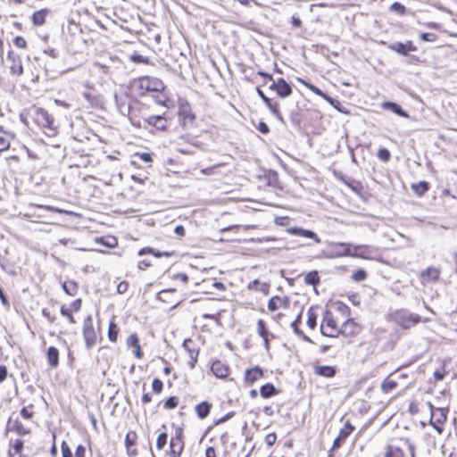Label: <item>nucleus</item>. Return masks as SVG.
Masks as SVG:
<instances>
[{
	"mask_svg": "<svg viewBox=\"0 0 457 457\" xmlns=\"http://www.w3.org/2000/svg\"><path fill=\"white\" fill-rule=\"evenodd\" d=\"M267 310L271 319L278 324L293 320L291 327L295 333L300 334L298 327L301 323L303 309L297 302H292L288 295H276L268 301Z\"/></svg>",
	"mask_w": 457,
	"mask_h": 457,
	"instance_id": "1",
	"label": "nucleus"
},
{
	"mask_svg": "<svg viewBox=\"0 0 457 457\" xmlns=\"http://www.w3.org/2000/svg\"><path fill=\"white\" fill-rule=\"evenodd\" d=\"M166 89L164 82L156 77L141 76L133 79L130 81L131 93L136 96H145L148 94H158L154 96L156 104L169 107L170 104V97L163 94Z\"/></svg>",
	"mask_w": 457,
	"mask_h": 457,
	"instance_id": "2",
	"label": "nucleus"
},
{
	"mask_svg": "<svg viewBox=\"0 0 457 457\" xmlns=\"http://www.w3.org/2000/svg\"><path fill=\"white\" fill-rule=\"evenodd\" d=\"M351 315V308L346 303L341 301L335 302L323 314L320 323L321 334L328 337H338L345 318Z\"/></svg>",
	"mask_w": 457,
	"mask_h": 457,
	"instance_id": "3",
	"label": "nucleus"
},
{
	"mask_svg": "<svg viewBox=\"0 0 457 457\" xmlns=\"http://www.w3.org/2000/svg\"><path fill=\"white\" fill-rule=\"evenodd\" d=\"M156 434L155 447L157 451H163L169 443V447L165 451L166 457L182 456L186 447V436L182 427H174V433L169 436L166 425H162Z\"/></svg>",
	"mask_w": 457,
	"mask_h": 457,
	"instance_id": "4",
	"label": "nucleus"
},
{
	"mask_svg": "<svg viewBox=\"0 0 457 457\" xmlns=\"http://www.w3.org/2000/svg\"><path fill=\"white\" fill-rule=\"evenodd\" d=\"M172 280L177 283V287L162 289L157 294V299L168 309H173L181 303L182 298L178 291L184 290L189 278L186 273H177L172 276Z\"/></svg>",
	"mask_w": 457,
	"mask_h": 457,
	"instance_id": "5",
	"label": "nucleus"
},
{
	"mask_svg": "<svg viewBox=\"0 0 457 457\" xmlns=\"http://www.w3.org/2000/svg\"><path fill=\"white\" fill-rule=\"evenodd\" d=\"M386 320L395 323L403 329H410L420 322H428L429 319H422L419 314L410 312L406 309H397L387 313Z\"/></svg>",
	"mask_w": 457,
	"mask_h": 457,
	"instance_id": "6",
	"label": "nucleus"
},
{
	"mask_svg": "<svg viewBox=\"0 0 457 457\" xmlns=\"http://www.w3.org/2000/svg\"><path fill=\"white\" fill-rule=\"evenodd\" d=\"M410 384L411 381L407 373L395 371L382 381L380 387L384 394H390L395 391H404Z\"/></svg>",
	"mask_w": 457,
	"mask_h": 457,
	"instance_id": "7",
	"label": "nucleus"
},
{
	"mask_svg": "<svg viewBox=\"0 0 457 457\" xmlns=\"http://www.w3.org/2000/svg\"><path fill=\"white\" fill-rule=\"evenodd\" d=\"M406 452L410 457H416L415 445L410 439L401 437L386 446L384 457H405Z\"/></svg>",
	"mask_w": 457,
	"mask_h": 457,
	"instance_id": "8",
	"label": "nucleus"
},
{
	"mask_svg": "<svg viewBox=\"0 0 457 457\" xmlns=\"http://www.w3.org/2000/svg\"><path fill=\"white\" fill-rule=\"evenodd\" d=\"M82 336L87 349H91L102 340L101 328L95 324L92 315H87L83 320Z\"/></svg>",
	"mask_w": 457,
	"mask_h": 457,
	"instance_id": "9",
	"label": "nucleus"
},
{
	"mask_svg": "<svg viewBox=\"0 0 457 457\" xmlns=\"http://www.w3.org/2000/svg\"><path fill=\"white\" fill-rule=\"evenodd\" d=\"M151 115L150 105L141 101L137 100L129 106V118L136 128L146 127L145 123Z\"/></svg>",
	"mask_w": 457,
	"mask_h": 457,
	"instance_id": "10",
	"label": "nucleus"
},
{
	"mask_svg": "<svg viewBox=\"0 0 457 457\" xmlns=\"http://www.w3.org/2000/svg\"><path fill=\"white\" fill-rule=\"evenodd\" d=\"M33 120L46 136L54 137L58 133V127L55 125L54 119L45 109L36 108Z\"/></svg>",
	"mask_w": 457,
	"mask_h": 457,
	"instance_id": "11",
	"label": "nucleus"
},
{
	"mask_svg": "<svg viewBox=\"0 0 457 457\" xmlns=\"http://www.w3.org/2000/svg\"><path fill=\"white\" fill-rule=\"evenodd\" d=\"M363 330V325L358 322L354 318L347 316L345 318L339 333V337H343L349 341L356 339Z\"/></svg>",
	"mask_w": 457,
	"mask_h": 457,
	"instance_id": "12",
	"label": "nucleus"
},
{
	"mask_svg": "<svg viewBox=\"0 0 457 457\" xmlns=\"http://www.w3.org/2000/svg\"><path fill=\"white\" fill-rule=\"evenodd\" d=\"M24 422L25 420H22L15 413H12L7 420L6 431L12 432L19 436H29L32 432V427L29 423Z\"/></svg>",
	"mask_w": 457,
	"mask_h": 457,
	"instance_id": "13",
	"label": "nucleus"
},
{
	"mask_svg": "<svg viewBox=\"0 0 457 457\" xmlns=\"http://www.w3.org/2000/svg\"><path fill=\"white\" fill-rule=\"evenodd\" d=\"M145 125L146 127L143 129H148L152 133L166 132L169 129L170 121L166 112H163L162 115H151Z\"/></svg>",
	"mask_w": 457,
	"mask_h": 457,
	"instance_id": "14",
	"label": "nucleus"
},
{
	"mask_svg": "<svg viewBox=\"0 0 457 457\" xmlns=\"http://www.w3.org/2000/svg\"><path fill=\"white\" fill-rule=\"evenodd\" d=\"M178 116L179 123L183 127H192L195 122V114L191 104L187 101H180L179 104Z\"/></svg>",
	"mask_w": 457,
	"mask_h": 457,
	"instance_id": "15",
	"label": "nucleus"
},
{
	"mask_svg": "<svg viewBox=\"0 0 457 457\" xmlns=\"http://www.w3.org/2000/svg\"><path fill=\"white\" fill-rule=\"evenodd\" d=\"M183 347L188 354L189 360L187 361L188 367L193 370L195 368L198 361L200 353V345L193 338H186L183 342Z\"/></svg>",
	"mask_w": 457,
	"mask_h": 457,
	"instance_id": "16",
	"label": "nucleus"
},
{
	"mask_svg": "<svg viewBox=\"0 0 457 457\" xmlns=\"http://www.w3.org/2000/svg\"><path fill=\"white\" fill-rule=\"evenodd\" d=\"M82 299L77 298L73 300L69 305L62 304L60 308V313L65 317L70 324L75 325L77 320L74 317V313L80 312L82 308Z\"/></svg>",
	"mask_w": 457,
	"mask_h": 457,
	"instance_id": "17",
	"label": "nucleus"
},
{
	"mask_svg": "<svg viewBox=\"0 0 457 457\" xmlns=\"http://www.w3.org/2000/svg\"><path fill=\"white\" fill-rule=\"evenodd\" d=\"M6 61L12 75L21 76L23 73L22 61L19 54L15 53L13 50H9Z\"/></svg>",
	"mask_w": 457,
	"mask_h": 457,
	"instance_id": "18",
	"label": "nucleus"
},
{
	"mask_svg": "<svg viewBox=\"0 0 457 457\" xmlns=\"http://www.w3.org/2000/svg\"><path fill=\"white\" fill-rule=\"evenodd\" d=\"M270 89L277 94L280 98H287L293 93V88L285 79L279 78L270 85Z\"/></svg>",
	"mask_w": 457,
	"mask_h": 457,
	"instance_id": "19",
	"label": "nucleus"
},
{
	"mask_svg": "<svg viewBox=\"0 0 457 457\" xmlns=\"http://www.w3.org/2000/svg\"><path fill=\"white\" fill-rule=\"evenodd\" d=\"M264 378V370L256 365L245 370L244 374V384L245 386H253L254 383Z\"/></svg>",
	"mask_w": 457,
	"mask_h": 457,
	"instance_id": "20",
	"label": "nucleus"
},
{
	"mask_svg": "<svg viewBox=\"0 0 457 457\" xmlns=\"http://www.w3.org/2000/svg\"><path fill=\"white\" fill-rule=\"evenodd\" d=\"M447 419L446 413L442 408L433 409L431 411L430 424L433 428L441 434L444 430V424Z\"/></svg>",
	"mask_w": 457,
	"mask_h": 457,
	"instance_id": "21",
	"label": "nucleus"
},
{
	"mask_svg": "<svg viewBox=\"0 0 457 457\" xmlns=\"http://www.w3.org/2000/svg\"><path fill=\"white\" fill-rule=\"evenodd\" d=\"M354 426H353L352 423L347 420L344 427L339 430L337 436L335 438L331 451L338 450L345 443L346 438L354 431Z\"/></svg>",
	"mask_w": 457,
	"mask_h": 457,
	"instance_id": "22",
	"label": "nucleus"
},
{
	"mask_svg": "<svg viewBox=\"0 0 457 457\" xmlns=\"http://www.w3.org/2000/svg\"><path fill=\"white\" fill-rule=\"evenodd\" d=\"M19 436L10 439L8 444L7 457H24L23 451L25 448V441Z\"/></svg>",
	"mask_w": 457,
	"mask_h": 457,
	"instance_id": "23",
	"label": "nucleus"
},
{
	"mask_svg": "<svg viewBox=\"0 0 457 457\" xmlns=\"http://www.w3.org/2000/svg\"><path fill=\"white\" fill-rule=\"evenodd\" d=\"M377 251L368 245H353V256L361 259L372 260L374 259Z\"/></svg>",
	"mask_w": 457,
	"mask_h": 457,
	"instance_id": "24",
	"label": "nucleus"
},
{
	"mask_svg": "<svg viewBox=\"0 0 457 457\" xmlns=\"http://www.w3.org/2000/svg\"><path fill=\"white\" fill-rule=\"evenodd\" d=\"M138 436L135 430H129L125 436V447L126 452L129 456L135 457L138 454V450L137 448Z\"/></svg>",
	"mask_w": 457,
	"mask_h": 457,
	"instance_id": "25",
	"label": "nucleus"
},
{
	"mask_svg": "<svg viewBox=\"0 0 457 457\" xmlns=\"http://www.w3.org/2000/svg\"><path fill=\"white\" fill-rule=\"evenodd\" d=\"M388 48L399 54L408 55L411 52H416L418 50L417 46L411 41L408 40L404 43L395 42L388 46Z\"/></svg>",
	"mask_w": 457,
	"mask_h": 457,
	"instance_id": "26",
	"label": "nucleus"
},
{
	"mask_svg": "<svg viewBox=\"0 0 457 457\" xmlns=\"http://www.w3.org/2000/svg\"><path fill=\"white\" fill-rule=\"evenodd\" d=\"M256 92L262 100V102L265 104V105L271 112V113L278 119L281 120L282 113L279 109V104L277 101L268 97L259 87H256Z\"/></svg>",
	"mask_w": 457,
	"mask_h": 457,
	"instance_id": "27",
	"label": "nucleus"
},
{
	"mask_svg": "<svg viewBox=\"0 0 457 457\" xmlns=\"http://www.w3.org/2000/svg\"><path fill=\"white\" fill-rule=\"evenodd\" d=\"M126 345L129 348H132L133 354L137 360L144 358V352L141 348L140 339L137 333H132L128 337Z\"/></svg>",
	"mask_w": 457,
	"mask_h": 457,
	"instance_id": "28",
	"label": "nucleus"
},
{
	"mask_svg": "<svg viewBox=\"0 0 457 457\" xmlns=\"http://www.w3.org/2000/svg\"><path fill=\"white\" fill-rule=\"evenodd\" d=\"M441 271L438 268L428 267L420 272V278L423 285L428 283H435L439 280Z\"/></svg>",
	"mask_w": 457,
	"mask_h": 457,
	"instance_id": "29",
	"label": "nucleus"
},
{
	"mask_svg": "<svg viewBox=\"0 0 457 457\" xmlns=\"http://www.w3.org/2000/svg\"><path fill=\"white\" fill-rule=\"evenodd\" d=\"M211 370L212 374L219 378H227L230 374L229 366L220 360H215L212 361Z\"/></svg>",
	"mask_w": 457,
	"mask_h": 457,
	"instance_id": "30",
	"label": "nucleus"
},
{
	"mask_svg": "<svg viewBox=\"0 0 457 457\" xmlns=\"http://www.w3.org/2000/svg\"><path fill=\"white\" fill-rule=\"evenodd\" d=\"M256 329L258 335L263 339L265 348L269 349L270 342L275 336L269 331L266 321L262 319L258 320Z\"/></svg>",
	"mask_w": 457,
	"mask_h": 457,
	"instance_id": "31",
	"label": "nucleus"
},
{
	"mask_svg": "<svg viewBox=\"0 0 457 457\" xmlns=\"http://www.w3.org/2000/svg\"><path fill=\"white\" fill-rule=\"evenodd\" d=\"M45 354L49 368L56 369L60 363L59 349L54 345H50L46 348Z\"/></svg>",
	"mask_w": 457,
	"mask_h": 457,
	"instance_id": "32",
	"label": "nucleus"
},
{
	"mask_svg": "<svg viewBox=\"0 0 457 457\" xmlns=\"http://www.w3.org/2000/svg\"><path fill=\"white\" fill-rule=\"evenodd\" d=\"M36 407L32 403H29L28 405L23 406L20 413L17 414L22 420H25L24 423H29L31 427L36 424L35 417H36Z\"/></svg>",
	"mask_w": 457,
	"mask_h": 457,
	"instance_id": "33",
	"label": "nucleus"
},
{
	"mask_svg": "<svg viewBox=\"0 0 457 457\" xmlns=\"http://www.w3.org/2000/svg\"><path fill=\"white\" fill-rule=\"evenodd\" d=\"M313 372L320 377L333 378L337 373V369L336 366L316 364L313 366Z\"/></svg>",
	"mask_w": 457,
	"mask_h": 457,
	"instance_id": "34",
	"label": "nucleus"
},
{
	"mask_svg": "<svg viewBox=\"0 0 457 457\" xmlns=\"http://www.w3.org/2000/svg\"><path fill=\"white\" fill-rule=\"evenodd\" d=\"M51 11L48 8H42L35 11L31 14V22L35 27L43 26L46 22V18L50 14Z\"/></svg>",
	"mask_w": 457,
	"mask_h": 457,
	"instance_id": "35",
	"label": "nucleus"
},
{
	"mask_svg": "<svg viewBox=\"0 0 457 457\" xmlns=\"http://www.w3.org/2000/svg\"><path fill=\"white\" fill-rule=\"evenodd\" d=\"M319 306L312 305L306 312V324L311 330H314L318 326Z\"/></svg>",
	"mask_w": 457,
	"mask_h": 457,
	"instance_id": "36",
	"label": "nucleus"
},
{
	"mask_svg": "<svg viewBox=\"0 0 457 457\" xmlns=\"http://www.w3.org/2000/svg\"><path fill=\"white\" fill-rule=\"evenodd\" d=\"M270 284L255 279L248 284L247 291L249 293L261 292L264 296H267L270 293Z\"/></svg>",
	"mask_w": 457,
	"mask_h": 457,
	"instance_id": "37",
	"label": "nucleus"
},
{
	"mask_svg": "<svg viewBox=\"0 0 457 457\" xmlns=\"http://www.w3.org/2000/svg\"><path fill=\"white\" fill-rule=\"evenodd\" d=\"M212 409V403L209 401H202L195 406V412L196 416L204 420L209 416Z\"/></svg>",
	"mask_w": 457,
	"mask_h": 457,
	"instance_id": "38",
	"label": "nucleus"
},
{
	"mask_svg": "<svg viewBox=\"0 0 457 457\" xmlns=\"http://www.w3.org/2000/svg\"><path fill=\"white\" fill-rule=\"evenodd\" d=\"M110 348L107 345H103L98 349V355L96 357V361L99 364H104L107 367L111 366L112 361V357L109 353Z\"/></svg>",
	"mask_w": 457,
	"mask_h": 457,
	"instance_id": "39",
	"label": "nucleus"
},
{
	"mask_svg": "<svg viewBox=\"0 0 457 457\" xmlns=\"http://www.w3.org/2000/svg\"><path fill=\"white\" fill-rule=\"evenodd\" d=\"M120 328L115 320V317H112L108 324L107 337L111 343H116L119 338Z\"/></svg>",
	"mask_w": 457,
	"mask_h": 457,
	"instance_id": "40",
	"label": "nucleus"
},
{
	"mask_svg": "<svg viewBox=\"0 0 457 457\" xmlns=\"http://www.w3.org/2000/svg\"><path fill=\"white\" fill-rule=\"evenodd\" d=\"M333 247L336 250V256H353V245L349 243H335Z\"/></svg>",
	"mask_w": 457,
	"mask_h": 457,
	"instance_id": "41",
	"label": "nucleus"
},
{
	"mask_svg": "<svg viewBox=\"0 0 457 457\" xmlns=\"http://www.w3.org/2000/svg\"><path fill=\"white\" fill-rule=\"evenodd\" d=\"M279 394L278 389L272 383H266L260 387V395L262 398L268 399Z\"/></svg>",
	"mask_w": 457,
	"mask_h": 457,
	"instance_id": "42",
	"label": "nucleus"
},
{
	"mask_svg": "<svg viewBox=\"0 0 457 457\" xmlns=\"http://www.w3.org/2000/svg\"><path fill=\"white\" fill-rule=\"evenodd\" d=\"M297 81L302 84L303 86H304L306 88H308L309 90H311L312 93H314L315 95L322 97L323 99L327 100V101H330V97L325 94L324 92H322L319 87H317L316 86H314L313 84L310 83L309 81L302 79V78H297Z\"/></svg>",
	"mask_w": 457,
	"mask_h": 457,
	"instance_id": "43",
	"label": "nucleus"
},
{
	"mask_svg": "<svg viewBox=\"0 0 457 457\" xmlns=\"http://www.w3.org/2000/svg\"><path fill=\"white\" fill-rule=\"evenodd\" d=\"M289 232L293 235H296V236H300V237H306V238H311V239H316L317 242L320 241V239L318 238L317 237V234L312 230H309V229H303V228H291L289 229Z\"/></svg>",
	"mask_w": 457,
	"mask_h": 457,
	"instance_id": "44",
	"label": "nucleus"
},
{
	"mask_svg": "<svg viewBox=\"0 0 457 457\" xmlns=\"http://www.w3.org/2000/svg\"><path fill=\"white\" fill-rule=\"evenodd\" d=\"M144 254H152L157 258H161V257H170L172 255V253L161 252L159 250H156V249L147 246V247H143L138 251V255H144Z\"/></svg>",
	"mask_w": 457,
	"mask_h": 457,
	"instance_id": "45",
	"label": "nucleus"
},
{
	"mask_svg": "<svg viewBox=\"0 0 457 457\" xmlns=\"http://www.w3.org/2000/svg\"><path fill=\"white\" fill-rule=\"evenodd\" d=\"M303 282L306 285L316 287L320 282V278L317 270H312L304 275Z\"/></svg>",
	"mask_w": 457,
	"mask_h": 457,
	"instance_id": "46",
	"label": "nucleus"
},
{
	"mask_svg": "<svg viewBox=\"0 0 457 457\" xmlns=\"http://www.w3.org/2000/svg\"><path fill=\"white\" fill-rule=\"evenodd\" d=\"M62 288L68 295L75 296L79 292V284L74 280H65Z\"/></svg>",
	"mask_w": 457,
	"mask_h": 457,
	"instance_id": "47",
	"label": "nucleus"
},
{
	"mask_svg": "<svg viewBox=\"0 0 457 457\" xmlns=\"http://www.w3.org/2000/svg\"><path fill=\"white\" fill-rule=\"evenodd\" d=\"M411 187L418 196L421 197L429 190V184L427 181H420L411 184Z\"/></svg>",
	"mask_w": 457,
	"mask_h": 457,
	"instance_id": "48",
	"label": "nucleus"
},
{
	"mask_svg": "<svg viewBox=\"0 0 457 457\" xmlns=\"http://www.w3.org/2000/svg\"><path fill=\"white\" fill-rule=\"evenodd\" d=\"M8 167L12 173L21 172V168L20 166L21 159L17 155H12L5 159Z\"/></svg>",
	"mask_w": 457,
	"mask_h": 457,
	"instance_id": "49",
	"label": "nucleus"
},
{
	"mask_svg": "<svg viewBox=\"0 0 457 457\" xmlns=\"http://www.w3.org/2000/svg\"><path fill=\"white\" fill-rule=\"evenodd\" d=\"M382 107L384 109L391 110L392 112H394L395 113H396L399 116L408 117L407 112L405 111H403L402 109V107L400 105H398L397 104H395V103L385 102V103L382 104Z\"/></svg>",
	"mask_w": 457,
	"mask_h": 457,
	"instance_id": "50",
	"label": "nucleus"
},
{
	"mask_svg": "<svg viewBox=\"0 0 457 457\" xmlns=\"http://www.w3.org/2000/svg\"><path fill=\"white\" fill-rule=\"evenodd\" d=\"M161 403L162 404V408L164 410H174L179 404V398L176 395H172L162 401Z\"/></svg>",
	"mask_w": 457,
	"mask_h": 457,
	"instance_id": "51",
	"label": "nucleus"
},
{
	"mask_svg": "<svg viewBox=\"0 0 457 457\" xmlns=\"http://www.w3.org/2000/svg\"><path fill=\"white\" fill-rule=\"evenodd\" d=\"M11 147V138L5 135H0V155Z\"/></svg>",
	"mask_w": 457,
	"mask_h": 457,
	"instance_id": "52",
	"label": "nucleus"
},
{
	"mask_svg": "<svg viewBox=\"0 0 457 457\" xmlns=\"http://www.w3.org/2000/svg\"><path fill=\"white\" fill-rule=\"evenodd\" d=\"M389 10L400 16H404L406 14V7L399 2L393 3L390 5Z\"/></svg>",
	"mask_w": 457,
	"mask_h": 457,
	"instance_id": "53",
	"label": "nucleus"
},
{
	"mask_svg": "<svg viewBox=\"0 0 457 457\" xmlns=\"http://www.w3.org/2000/svg\"><path fill=\"white\" fill-rule=\"evenodd\" d=\"M351 278L356 282H361L366 279L367 272L362 269H359L352 274Z\"/></svg>",
	"mask_w": 457,
	"mask_h": 457,
	"instance_id": "54",
	"label": "nucleus"
},
{
	"mask_svg": "<svg viewBox=\"0 0 457 457\" xmlns=\"http://www.w3.org/2000/svg\"><path fill=\"white\" fill-rule=\"evenodd\" d=\"M163 382L160 378H155L153 379L152 389L154 393L157 395L161 394L163 390Z\"/></svg>",
	"mask_w": 457,
	"mask_h": 457,
	"instance_id": "55",
	"label": "nucleus"
},
{
	"mask_svg": "<svg viewBox=\"0 0 457 457\" xmlns=\"http://www.w3.org/2000/svg\"><path fill=\"white\" fill-rule=\"evenodd\" d=\"M204 284H207L208 286H212L215 287L218 291H223L225 290V286L223 283L217 281L214 278H208L203 280Z\"/></svg>",
	"mask_w": 457,
	"mask_h": 457,
	"instance_id": "56",
	"label": "nucleus"
},
{
	"mask_svg": "<svg viewBox=\"0 0 457 457\" xmlns=\"http://www.w3.org/2000/svg\"><path fill=\"white\" fill-rule=\"evenodd\" d=\"M377 156L380 161L387 162L391 158V154L386 148H380L378 151Z\"/></svg>",
	"mask_w": 457,
	"mask_h": 457,
	"instance_id": "57",
	"label": "nucleus"
},
{
	"mask_svg": "<svg viewBox=\"0 0 457 457\" xmlns=\"http://www.w3.org/2000/svg\"><path fill=\"white\" fill-rule=\"evenodd\" d=\"M13 44L16 47L20 49H26L28 47L27 40L22 36H16L13 38Z\"/></svg>",
	"mask_w": 457,
	"mask_h": 457,
	"instance_id": "58",
	"label": "nucleus"
},
{
	"mask_svg": "<svg viewBox=\"0 0 457 457\" xmlns=\"http://www.w3.org/2000/svg\"><path fill=\"white\" fill-rule=\"evenodd\" d=\"M62 457H73L71 449L70 448L66 441H62L61 444Z\"/></svg>",
	"mask_w": 457,
	"mask_h": 457,
	"instance_id": "59",
	"label": "nucleus"
},
{
	"mask_svg": "<svg viewBox=\"0 0 457 457\" xmlns=\"http://www.w3.org/2000/svg\"><path fill=\"white\" fill-rule=\"evenodd\" d=\"M420 38L425 42H436L438 38L437 35L431 32L421 33Z\"/></svg>",
	"mask_w": 457,
	"mask_h": 457,
	"instance_id": "60",
	"label": "nucleus"
},
{
	"mask_svg": "<svg viewBox=\"0 0 457 457\" xmlns=\"http://www.w3.org/2000/svg\"><path fill=\"white\" fill-rule=\"evenodd\" d=\"M129 287V283L127 280L120 281L117 285V293L120 295L125 294Z\"/></svg>",
	"mask_w": 457,
	"mask_h": 457,
	"instance_id": "61",
	"label": "nucleus"
},
{
	"mask_svg": "<svg viewBox=\"0 0 457 457\" xmlns=\"http://www.w3.org/2000/svg\"><path fill=\"white\" fill-rule=\"evenodd\" d=\"M446 373L447 372L445 370V368L437 369V370H436L434 371L433 377H434L436 381H440V380L444 379V378L445 377Z\"/></svg>",
	"mask_w": 457,
	"mask_h": 457,
	"instance_id": "62",
	"label": "nucleus"
},
{
	"mask_svg": "<svg viewBox=\"0 0 457 457\" xmlns=\"http://www.w3.org/2000/svg\"><path fill=\"white\" fill-rule=\"evenodd\" d=\"M264 441H265V444L268 446H272L276 443V441H277V435H276V433L272 432V433L267 434L265 436Z\"/></svg>",
	"mask_w": 457,
	"mask_h": 457,
	"instance_id": "63",
	"label": "nucleus"
},
{
	"mask_svg": "<svg viewBox=\"0 0 457 457\" xmlns=\"http://www.w3.org/2000/svg\"><path fill=\"white\" fill-rule=\"evenodd\" d=\"M87 449L83 445H79L75 449L74 457H86Z\"/></svg>",
	"mask_w": 457,
	"mask_h": 457,
	"instance_id": "64",
	"label": "nucleus"
}]
</instances>
